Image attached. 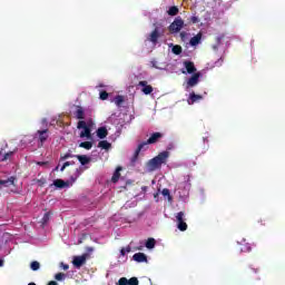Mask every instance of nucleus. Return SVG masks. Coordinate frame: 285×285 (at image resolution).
<instances>
[{
    "instance_id": "obj_1",
    "label": "nucleus",
    "mask_w": 285,
    "mask_h": 285,
    "mask_svg": "<svg viewBox=\"0 0 285 285\" xmlns=\"http://www.w3.org/2000/svg\"><path fill=\"white\" fill-rule=\"evenodd\" d=\"M168 157H170L169 151H161L154 158L149 159L147 163V168L150 173H154V170H159L164 164L168 161Z\"/></svg>"
},
{
    "instance_id": "obj_2",
    "label": "nucleus",
    "mask_w": 285,
    "mask_h": 285,
    "mask_svg": "<svg viewBox=\"0 0 285 285\" xmlns=\"http://www.w3.org/2000/svg\"><path fill=\"white\" fill-rule=\"evenodd\" d=\"M48 137H50V130H37V132L35 134V139H38V148H43V145L48 141Z\"/></svg>"
},
{
    "instance_id": "obj_3",
    "label": "nucleus",
    "mask_w": 285,
    "mask_h": 285,
    "mask_svg": "<svg viewBox=\"0 0 285 285\" xmlns=\"http://www.w3.org/2000/svg\"><path fill=\"white\" fill-rule=\"evenodd\" d=\"M78 130H81L80 138L83 139L85 137L87 139H90L92 137V129H90V126L86 124V121L80 120L77 125Z\"/></svg>"
},
{
    "instance_id": "obj_4",
    "label": "nucleus",
    "mask_w": 285,
    "mask_h": 285,
    "mask_svg": "<svg viewBox=\"0 0 285 285\" xmlns=\"http://www.w3.org/2000/svg\"><path fill=\"white\" fill-rule=\"evenodd\" d=\"M183 28H184V20L181 19V17H177L169 24L168 31L170 32V35H177V32H181Z\"/></svg>"
},
{
    "instance_id": "obj_5",
    "label": "nucleus",
    "mask_w": 285,
    "mask_h": 285,
    "mask_svg": "<svg viewBox=\"0 0 285 285\" xmlns=\"http://www.w3.org/2000/svg\"><path fill=\"white\" fill-rule=\"evenodd\" d=\"M148 146H150V142H148V140L142 141L138 145L134 153V156L131 157V164H135V161L139 159V154L141 153V150H146Z\"/></svg>"
},
{
    "instance_id": "obj_6",
    "label": "nucleus",
    "mask_w": 285,
    "mask_h": 285,
    "mask_svg": "<svg viewBox=\"0 0 285 285\" xmlns=\"http://www.w3.org/2000/svg\"><path fill=\"white\" fill-rule=\"evenodd\" d=\"M90 257L88 253L82 254L81 256H75L72 259V264L76 268H81L83 264H86V261Z\"/></svg>"
},
{
    "instance_id": "obj_7",
    "label": "nucleus",
    "mask_w": 285,
    "mask_h": 285,
    "mask_svg": "<svg viewBox=\"0 0 285 285\" xmlns=\"http://www.w3.org/2000/svg\"><path fill=\"white\" fill-rule=\"evenodd\" d=\"M160 37H161V33L159 32V28L156 27L147 39L148 41H150V43H153V46H156L157 43H159Z\"/></svg>"
},
{
    "instance_id": "obj_8",
    "label": "nucleus",
    "mask_w": 285,
    "mask_h": 285,
    "mask_svg": "<svg viewBox=\"0 0 285 285\" xmlns=\"http://www.w3.org/2000/svg\"><path fill=\"white\" fill-rule=\"evenodd\" d=\"M184 66H185V70L184 69L181 70L183 75H186V72H188V75H193V73L197 72L195 62L186 60V61H184Z\"/></svg>"
},
{
    "instance_id": "obj_9",
    "label": "nucleus",
    "mask_w": 285,
    "mask_h": 285,
    "mask_svg": "<svg viewBox=\"0 0 285 285\" xmlns=\"http://www.w3.org/2000/svg\"><path fill=\"white\" fill-rule=\"evenodd\" d=\"M138 86H141L144 95L153 94V86L148 85V81L141 80L138 82Z\"/></svg>"
},
{
    "instance_id": "obj_10",
    "label": "nucleus",
    "mask_w": 285,
    "mask_h": 285,
    "mask_svg": "<svg viewBox=\"0 0 285 285\" xmlns=\"http://www.w3.org/2000/svg\"><path fill=\"white\" fill-rule=\"evenodd\" d=\"M202 99H204V96L197 95V94H195V91H193L189 95V98H188L187 102H188L189 106H193L194 104H197V101H202Z\"/></svg>"
},
{
    "instance_id": "obj_11",
    "label": "nucleus",
    "mask_w": 285,
    "mask_h": 285,
    "mask_svg": "<svg viewBox=\"0 0 285 285\" xmlns=\"http://www.w3.org/2000/svg\"><path fill=\"white\" fill-rule=\"evenodd\" d=\"M164 137V134L157 131L151 134V136L147 139V144L153 145V144H157V141H159V139H161Z\"/></svg>"
},
{
    "instance_id": "obj_12",
    "label": "nucleus",
    "mask_w": 285,
    "mask_h": 285,
    "mask_svg": "<svg viewBox=\"0 0 285 285\" xmlns=\"http://www.w3.org/2000/svg\"><path fill=\"white\" fill-rule=\"evenodd\" d=\"M199 73H194L187 81V86H189V88H195V86H197L199 83Z\"/></svg>"
},
{
    "instance_id": "obj_13",
    "label": "nucleus",
    "mask_w": 285,
    "mask_h": 285,
    "mask_svg": "<svg viewBox=\"0 0 285 285\" xmlns=\"http://www.w3.org/2000/svg\"><path fill=\"white\" fill-rule=\"evenodd\" d=\"M134 262H137L138 264H141L144 262H148V256L144 253H136L132 256Z\"/></svg>"
},
{
    "instance_id": "obj_14",
    "label": "nucleus",
    "mask_w": 285,
    "mask_h": 285,
    "mask_svg": "<svg viewBox=\"0 0 285 285\" xmlns=\"http://www.w3.org/2000/svg\"><path fill=\"white\" fill-rule=\"evenodd\" d=\"M76 159H78L81 166H88V164L91 161V158L87 155H76Z\"/></svg>"
},
{
    "instance_id": "obj_15",
    "label": "nucleus",
    "mask_w": 285,
    "mask_h": 285,
    "mask_svg": "<svg viewBox=\"0 0 285 285\" xmlns=\"http://www.w3.org/2000/svg\"><path fill=\"white\" fill-rule=\"evenodd\" d=\"M97 137L99 139H106L108 137V129L106 127H99L97 130Z\"/></svg>"
},
{
    "instance_id": "obj_16",
    "label": "nucleus",
    "mask_w": 285,
    "mask_h": 285,
    "mask_svg": "<svg viewBox=\"0 0 285 285\" xmlns=\"http://www.w3.org/2000/svg\"><path fill=\"white\" fill-rule=\"evenodd\" d=\"M200 42H202V33H198V35L194 36L189 40L190 46H199Z\"/></svg>"
},
{
    "instance_id": "obj_17",
    "label": "nucleus",
    "mask_w": 285,
    "mask_h": 285,
    "mask_svg": "<svg viewBox=\"0 0 285 285\" xmlns=\"http://www.w3.org/2000/svg\"><path fill=\"white\" fill-rule=\"evenodd\" d=\"M111 146L112 145L108 142V140H100L98 142V148H102V150H110Z\"/></svg>"
},
{
    "instance_id": "obj_18",
    "label": "nucleus",
    "mask_w": 285,
    "mask_h": 285,
    "mask_svg": "<svg viewBox=\"0 0 285 285\" xmlns=\"http://www.w3.org/2000/svg\"><path fill=\"white\" fill-rule=\"evenodd\" d=\"M124 101H125V98H124V96H121V95H118V96H116V97L114 98V102L116 104V106H117L118 108H121V106L124 105Z\"/></svg>"
},
{
    "instance_id": "obj_19",
    "label": "nucleus",
    "mask_w": 285,
    "mask_h": 285,
    "mask_svg": "<svg viewBox=\"0 0 285 285\" xmlns=\"http://www.w3.org/2000/svg\"><path fill=\"white\" fill-rule=\"evenodd\" d=\"M121 170V167H118L116 169V171L114 173L112 177H111V181L114 184H117V181H119V177H121V174L119 173Z\"/></svg>"
},
{
    "instance_id": "obj_20",
    "label": "nucleus",
    "mask_w": 285,
    "mask_h": 285,
    "mask_svg": "<svg viewBox=\"0 0 285 285\" xmlns=\"http://www.w3.org/2000/svg\"><path fill=\"white\" fill-rule=\"evenodd\" d=\"M167 14H169V17H177V14H179V8L177 7H170L169 10L167 11Z\"/></svg>"
},
{
    "instance_id": "obj_21",
    "label": "nucleus",
    "mask_w": 285,
    "mask_h": 285,
    "mask_svg": "<svg viewBox=\"0 0 285 285\" xmlns=\"http://www.w3.org/2000/svg\"><path fill=\"white\" fill-rule=\"evenodd\" d=\"M53 186H56V188H66L68 183H65L62 179H56L53 180Z\"/></svg>"
},
{
    "instance_id": "obj_22",
    "label": "nucleus",
    "mask_w": 285,
    "mask_h": 285,
    "mask_svg": "<svg viewBox=\"0 0 285 285\" xmlns=\"http://www.w3.org/2000/svg\"><path fill=\"white\" fill-rule=\"evenodd\" d=\"M75 115L77 119H85L86 112L83 111V108L78 107Z\"/></svg>"
},
{
    "instance_id": "obj_23",
    "label": "nucleus",
    "mask_w": 285,
    "mask_h": 285,
    "mask_svg": "<svg viewBox=\"0 0 285 285\" xmlns=\"http://www.w3.org/2000/svg\"><path fill=\"white\" fill-rule=\"evenodd\" d=\"M155 244H157V240H155V238H148L145 246L146 248L151 249L155 248Z\"/></svg>"
},
{
    "instance_id": "obj_24",
    "label": "nucleus",
    "mask_w": 285,
    "mask_h": 285,
    "mask_svg": "<svg viewBox=\"0 0 285 285\" xmlns=\"http://www.w3.org/2000/svg\"><path fill=\"white\" fill-rule=\"evenodd\" d=\"M17 153V149H14L13 151H9V153H6V154H2V159L3 161H8V159H11L12 156Z\"/></svg>"
},
{
    "instance_id": "obj_25",
    "label": "nucleus",
    "mask_w": 285,
    "mask_h": 285,
    "mask_svg": "<svg viewBox=\"0 0 285 285\" xmlns=\"http://www.w3.org/2000/svg\"><path fill=\"white\" fill-rule=\"evenodd\" d=\"M72 157H77V155H72V153H67L65 155H60V161H66V159H72Z\"/></svg>"
},
{
    "instance_id": "obj_26",
    "label": "nucleus",
    "mask_w": 285,
    "mask_h": 285,
    "mask_svg": "<svg viewBox=\"0 0 285 285\" xmlns=\"http://www.w3.org/2000/svg\"><path fill=\"white\" fill-rule=\"evenodd\" d=\"M178 230H181L184 233L185 230H188V224L185 223V220L178 223L177 225Z\"/></svg>"
},
{
    "instance_id": "obj_27",
    "label": "nucleus",
    "mask_w": 285,
    "mask_h": 285,
    "mask_svg": "<svg viewBox=\"0 0 285 285\" xmlns=\"http://www.w3.org/2000/svg\"><path fill=\"white\" fill-rule=\"evenodd\" d=\"M79 147L85 148V150H90L92 148V142L83 141V142H80Z\"/></svg>"
},
{
    "instance_id": "obj_28",
    "label": "nucleus",
    "mask_w": 285,
    "mask_h": 285,
    "mask_svg": "<svg viewBox=\"0 0 285 285\" xmlns=\"http://www.w3.org/2000/svg\"><path fill=\"white\" fill-rule=\"evenodd\" d=\"M171 52H173L174 55H180V53H181V46L175 45V46L171 48Z\"/></svg>"
},
{
    "instance_id": "obj_29",
    "label": "nucleus",
    "mask_w": 285,
    "mask_h": 285,
    "mask_svg": "<svg viewBox=\"0 0 285 285\" xmlns=\"http://www.w3.org/2000/svg\"><path fill=\"white\" fill-rule=\"evenodd\" d=\"M161 195L164 197H168V199H173V196H170V189H168V188H164L161 191Z\"/></svg>"
},
{
    "instance_id": "obj_30",
    "label": "nucleus",
    "mask_w": 285,
    "mask_h": 285,
    "mask_svg": "<svg viewBox=\"0 0 285 285\" xmlns=\"http://www.w3.org/2000/svg\"><path fill=\"white\" fill-rule=\"evenodd\" d=\"M55 279H57V282H62V279H66V274L58 273L55 275Z\"/></svg>"
},
{
    "instance_id": "obj_31",
    "label": "nucleus",
    "mask_w": 285,
    "mask_h": 285,
    "mask_svg": "<svg viewBox=\"0 0 285 285\" xmlns=\"http://www.w3.org/2000/svg\"><path fill=\"white\" fill-rule=\"evenodd\" d=\"M184 217H185L184 212H179V213L176 215L177 223L179 224V223L184 222Z\"/></svg>"
},
{
    "instance_id": "obj_32",
    "label": "nucleus",
    "mask_w": 285,
    "mask_h": 285,
    "mask_svg": "<svg viewBox=\"0 0 285 285\" xmlns=\"http://www.w3.org/2000/svg\"><path fill=\"white\" fill-rule=\"evenodd\" d=\"M40 266H41V265L39 264V262L33 261V262L31 263V271H39Z\"/></svg>"
},
{
    "instance_id": "obj_33",
    "label": "nucleus",
    "mask_w": 285,
    "mask_h": 285,
    "mask_svg": "<svg viewBox=\"0 0 285 285\" xmlns=\"http://www.w3.org/2000/svg\"><path fill=\"white\" fill-rule=\"evenodd\" d=\"M99 98L101 99V101H106V99H108V91L106 90L100 91Z\"/></svg>"
},
{
    "instance_id": "obj_34",
    "label": "nucleus",
    "mask_w": 285,
    "mask_h": 285,
    "mask_svg": "<svg viewBox=\"0 0 285 285\" xmlns=\"http://www.w3.org/2000/svg\"><path fill=\"white\" fill-rule=\"evenodd\" d=\"M128 285H139V279L137 277H131L128 279Z\"/></svg>"
},
{
    "instance_id": "obj_35",
    "label": "nucleus",
    "mask_w": 285,
    "mask_h": 285,
    "mask_svg": "<svg viewBox=\"0 0 285 285\" xmlns=\"http://www.w3.org/2000/svg\"><path fill=\"white\" fill-rule=\"evenodd\" d=\"M50 222V212L46 213L42 217V224H48Z\"/></svg>"
},
{
    "instance_id": "obj_36",
    "label": "nucleus",
    "mask_w": 285,
    "mask_h": 285,
    "mask_svg": "<svg viewBox=\"0 0 285 285\" xmlns=\"http://www.w3.org/2000/svg\"><path fill=\"white\" fill-rule=\"evenodd\" d=\"M226 36L224 35V33H222L220 36H218L217 38H216V43H217V46H222V41H224V38H225Z\"/></svg>"
},
{
    "instance_id": "obj_37",
    "label": "nucleus",
    "mask_w": 285,
    "mask_h": 285,
    "mask_svg": "<svg viewBox=\"0 0 285 285\" xmlns=\"http://www.w3.org/2000/svg\"><path fill=\"white\" fill-rule=\"evenodd\" d=\"M37 184H38V186L43 187V186H46L47 180H46V178L42 177L40 179H37Z\"/></svg>"
},
{
    "instance_id": "obj_38",
    "label": "nucleus",
    "mask_w": 285,
    "mask_h": 285,
    "mask_svg": "<svg viewBox=\"0 0 285 285\" xmlns=\"http://www.w3.org/2000/svg\"><path fill=\"white\" fill-rule=\"evenodd\" d=\"M118 285H128V278H126V277L119 278Z\"/></svg>"
},
{
    "instance_id": "obj_39",
    "label": "nucleus",
    "mask_w": 285,
    "mask_h": 285,
    "mask_svg": "<svg viewBox=\"0 0 285 285\" xmlns=\"http://www.w3.org/2000/svg\"><path fill=\"white\" fill-rule=\"evenodd\" d=\"M126 253H130V247L121 248V249H120V255H121L122 257H126Z\"/></svg>"
},
{
    "instance_id": "obj_40",
    "label": "nucleus",
    "mask_w": 285,
    "mask_h": 285,
    "mask_svg": "<svg viewBox=\"0 0 285 285\" xmlns=\"http://www.w3.org/2000/svg\"><path fill=\"white\" fill-rule=\"evenodd\" d=\"M190 23H199V18L197 16H193L189 19Z\"/></svg>"
},
{
    "instance_id": "obj_41",
    "label": "nucleus",
    "mask_w": 285,
    "mask_h": 285,
    "mask_svg": "<svg viewBox=\"0 0 285 285\" xmlns=\"http://www.w3.org/2000/svg\"><path fill=\"white\" fill-rule=\"evenodd\" d=\"M8 184H13V180H0V186H8Z\"/></svg>"
},
{
    "instance_id": "obj_42",
    "label": "nucleus",
    "mask_w": 285,
    "mask_h": 285,
    "mask_svg": "<svg viewBox=\"0 0 285 285\" xmlns=\"http://www.w3.org/2000/svg\"><path fill=\"white\" fill-rule=\"evenodd\" d=\"M49 165H50L49 161H38V163H37V166H45V167H47V166H49Z\"/></svg>"
},
{
    "instance_id": "obj_43",
    "label": "nucleus",
    "mask_w": 285,
    "mask_h": 285,
    "mask_svg": "<svg viewBox=\"0 0 285 285\" xmlns=\"http://www.w3.org/2000/svg\"><path fill=\"white\" fill-rule=\"evenodd\" d=\"M75 161H66L65 166L68 168V166H73Z\"/></svg>"
},
{
    "instance_id": "obj_44",
    "label": "nucleus",
    "mask_w": 285,
    "mask_h": 285,
    "mask_svg": "<svg viewBox=\"0 0 285 285\" xmlns=\"http://www.w3.org/2000/svg\"><path fill=\"white\" fill-rule=\"evenodd\" d=\"M61 266H62L63 271H68V268H70V266H69V265L63 264V263H61Z\"/></svg>"
},
{
    "instance_id": "obj_45",
    "label": "nucleus",
    "mask_w": 285,
    "mask_h": 285,
    "mask_svg": "<svg viewBox=\"0 0 285 285\" xmlns=\"http://www.w3.org/2000/svg\"><path fill=\"white\" fill-rule=\"evenodd\" d=\"M66 168H68L67 166H66V163L62 165V167L60 168V171L61 173H63L65 170H66Z\"/></svg>"
},
{
    "instance_id": "obj_46",
    "label": "nucleus",
    "mask_w": 285,
    "mask_h": 285,
    "mask_svg": "<svg viewBox=\"0 0 285 285\" xmlns=\"http://www.w3.org/2000/svg\"><path fill=\"white\" fill-rule=\"evenodd\" d=\"M180 38H181V39H185V38H186V31L180 32Z\"/></svg>"
},
{
    "instance_id": "obj_47",
    "label": "nucleus",
    "mask_w": 285,
    "mask_h": 285,
    "mask_svg": "<svg viewBox=\"0 0 285 285\" xmlns=\"http://www.w3.org/2000/svg\"><path fill=\"white\" fill-rule=\"evenodd\" d=\"M48 285H59L57 282H55V281H50L49 283H48Z\"/></svg>"
},
{
    "instance_id": "obj_48",
    "label": "nucleus",
    "mask_w": 285,
    "mask_h": 285,
    "mask_svg": "<svg viewBox=\"0 0 285 285\" xmlns=\"http://www.w3.org/2000/svg\"><path fill=\"white\" fill-rule=\"evenodd\" d=\"M1 161H4V160H3V153L0 151V163Z\"/></svg>"
},
{
    "instance_id": "obj_49",
    "label": "nucleus",
    "mask_w": 285,
    "mask_h": 285,
    "mask_svg": "<svg viewBox=\"0 0 285 285\" xmlns=\"http://www.w3.org/2000/svg\"><path fill=\"white\" fill-rule=\"evenodd\" d=\"M141 190L147 191V190H148V187H147V186H142V187H141Z\"/></svg>"
},
{
    "instance_id": "obj_50",
    "label": "nucleus",
    "mask_w": 285,
    "mask_h": 285,
    "mask_svg": "<svg viewBox=\"0 0 285 285\" xmlns=\"http://www.w3.org/2000/svg\"><path fill=\"white\" fill-rule=\"evenodd\" d=\"M246 250H247L248 253H250V246H247V247H246Z\"/></svg>"
},
{
    "instance_id": "obj_51",
    "label": "nucleus",
    "mask_w": 285,
    "mask_h": 285,
    "mask_svg": "<svg viewBox=\"0 0 285 285\" xmlns=\"http://www.w3.org/2000/svg\"><path fill=\"white\" fill-rule=\"evenodd\" d=\"M3 266V259H0V268Z\"/></svg>"
},
{
    "instance_id": "obj_52",
    "label": "nucleus",
    "mask_w": 285,
    "mask_h": 285,
    "mask_svg": "<svg viewBox=\"0 0 285 285\" xmlns=\"http://www.w3.org/2000/svg\"><path fill=\"white\" fill-rule=\"evenodd\" d=\"M253 271V273H258V269H252Z\"/></svg>"
},
{
    "instance_id": "obj_53",
    "label": "nucleus",
    "mask_w": 285,
    "mask_h": 285,
    "mask_svg": "<svg viewBox=\"0 0 285 285\" xmlns=\"http://www.w3.org/2000/svg\"><path fill=\"white\" fill-rule=\"evenodd\" d=\"M28 285H37V284H35V283H29Z\"/></svg>"
},
{
    "instance_id": "obj_54",
    "label": "nucleus",
    "mask_w": 285,
    "mask_h": 285,
    "mask_svg": "<svg viewBox=\"0 0 285 285\" xmlns=\"http://www.w3.org/2000/svg\"><path fill=\"white\" fill-rule=\"evenodd\" d=\"M56 170H59V166H58V167H56Z\"/></svg>"
},
{
    "instance_id": "obj_55",
    "label": "nucleus",
    "mask_w": 285,
    "mask_h": 285,
    "mask_svg": "<svg viewBox=\"0 0 285 285\" xmlns=\"http://www.w3.org/2000/svg\"><path fill=\"white\" fill-rule=\"evenodd\" d=\"M89 250H92V248H89Z\"/></svg>"
}]
</instances>
